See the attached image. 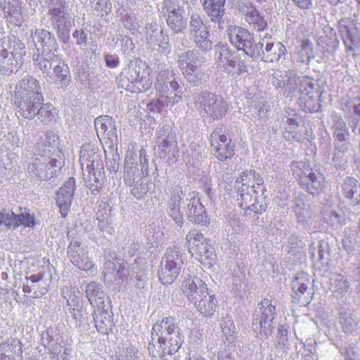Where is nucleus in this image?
Wrapping results in <instances>:
<instances>
[{
    "mask_svg": "<svg viewBox=\"0 0 360 360\" xmlns=\"http://www.w3.org/2000/svg\"><path fill=\"white\" fill-rule=\"evenodd\" d=\"M79 160L84 181L92 191L101 188V181L103 176V165L99 150L95 146L87 143L82 146Z\"/></svg>",
    "mask_w": 360,
    "mask_h": 360,
    "instance_id": "obj_1",
    "label": "nucleus"
},
{
    "mask_svg": "<svg viewBox=\"0 0 360 360\" xmlns=\"http://www.w3.org/2000/svg\"><path fill=\"white\" fill-rule=\"evenodd\" d=\"M26 48L24 43L14 36L0 39V72L11 75L18 71L24 63Z\"/></svg>",
    "mask_w": 360,
    "mask_h": 360,
    "instance_id": "obj_2",
    "label": "nucleus"
},
{
    "mask_svg": "<svg viewBox=\"0 0 360 360\" xmlns=\"http://www.w3.org/2000/svg\"><path fill=\"white\" fill-rule=\"evenodd\" d=\"M150 68L141 60L131 61L122 72L118 80L122 88L132 93L146 91L151 87Z\"/></svg>",
    "mask_w": 360,
    "mask_h": 360,
    "instance_id": "obj_3",
    "label": "nucleus"
},
{
    "mask_svg": "<svg viewBox=\"0 0 360 360\" xmlns=\"http://www.w3.org/2000/svg\"><path fill=\"white\" fill-rule=\"evenodd\" d=\"M155 89L160 105L174 106L183 98L182 88L176 80L173 70L158 65Z\"/></svg>",
    "mask_w": 360,
    "mask_h": 360,
    "instance_id": "obj_4",
    "label": "nucleus"
},
{
    "mask_svg": "<svg viewBox=\"0 0 360 360\" xmlns=\"http://www.w3.org/2000/svg\"><path fill=\"white\" fill-rule=\"evenodd\" d=\"M288 95H300V101L304 104L305 110L314 112L319 110V103L317 100L318 93L315 91L312 79L307 76L297 77L290 73L284 84Z\"/></svg>",
    "mask_w": 360,
    "mask_h": 360,
    "instance_id": "obj_5",
    "label": "nucleus"
},
{
    "mask_svg": "<svg viewBox=\"0 0 360 360\" xmlns=\"http://www.w3.org/2000/svg\"><path fill=\"white\" fill-rule=\"evenodd\" d=\"M50 265L45 258L33 261L28 266L26 281L22 286L25 293L33 292V297H40L48 292L51 275L46 277L45 274L49 270Z\"/></svg>",
    "mask_w": 360,
    "mask_h": 360,
    "instance_id": "obj_6",
    "label": "nucleus"
},
{
    "mask_svg": "<svg viewBox=\"0 0 360 360\" xmlns=\"http://www.w3.org/2000/svg\"><path fill=\"white\" fill-rule=\"evenodd\" d=\"M53 51L51 56H46L41 53L34 59L35 65L44 74L48 82L59 83L62 86H67L70 82L69 68L67 65L61 62V58Z\"/></svg>",
    "mask_w": 360,
    "mask_h": 360,
    "instance_id": "obj_7",
    "label": "nucleus"
},
{
    "mask_svg": "<svg viewBox=\"0 0 360 360\" xmlns=\"http://www.w3.org/2000/svg\"><path fill=\"white\" fill-rule=\"evenodd\" d=\"M70 15L65 0H48V12L44 18L57 32L58 37L66 42L69 36Z\"/></svg>",
    "mask_w": 360,
    "mask_h": 360,
    "instance_id": "obj_8",
    "label": "nucleus"
},
{
    "mask_svg": "<svg viewBox=\"0 0 360 360\" xmlns=\"http://www.w3.org/2000/svg\"><path fill=\"white\" fill-rule=\"evenodd\" d=\"M189 252L205 267L211 269L216 263L217 255L214 248L201 233L195 230L188 232L186 237Z\"/></svg>",
    "mask_w": 360,
    "mask_h": 360,
    "instance_id": "obj_9",
    "label": "nucleus"
},
{
    "mask_svg": "<svg viewBox=\"0 0 360 360\" xmlns=\"http://www.w3.org/2000/svg\"><path fill=\"white\" fill-rule=\"evenodd\" d=\"M195 107L200 116L209 122L221 118L227 110V103L218 95L204 92L195 98Z\"/></svg>",
    "mask_w": 360,
    "mask_h": 360,
    "instance_id": "obj_10",
    "label": "nucleus"
},
{
    "mask_svg": "<svg viewBox=\"0 0 360 360\" xmlns=\"http://www.w3.org/2000/svg\"><path fill=\"white\" fill-rule=\"evenodd\" d=\"M275 307L268 299L263 300L256 308L252 318V329L260 340H266L272 332Z\"/></svg>",
    "mask_w": 360,
    "mask_h": 360,
    "instance_id": "obj_11",
    "label": "nucleus"
},
{
    "mask_svg": "<svg viewBox=\"0 0 360 360\" xmlns=\"http://www.w3.org/2000/svg\"><path fill=\"white\" fill-rule=\"evenodd\" d=\"M158 153L169 165L175 164L179 158V148L175 134L169 125H163L157 137Z\"/></svg>",
    "mask_w": 360,
    "mask_h": 360,
    "instance_id": "obj_12",
    "label": "nucleus"
},
{
    "mask_svg": "<svg viewBox=\"0 0 360 360\" xmlns=\"http://www.w3.org/2000/svg\"><path fill=\"white\" fill-rule=\"evenodd\" d=\"M182 264L180 252L176 248H168L158 270L160 282L164 285L173 283L179 275Z\"/></svg>",
    "mask_w": 360,
    "mask_h": 360,
    "instance_id": "obj_13",
    "label": "nucleus"
},
{
    "mask_svg": "<svg viewBox=\"0 0 360 360\" xmlns=\"http://www.w3.org/2000/svg\"><path fill=\"white\" fill-rule=\"evenodd\" d=\"M255 190V185L237 188V202L246 216L251 215L252 212L262 213L266 210L264 193H257Z\"/></svg>",
    "mask_w": 360,
    "mask_h": 360,
    "instance_id": "obj_14",
    "label": "nucleus"
},
{
    "mask_svg": "<svg viewBox=\"0 0 360 360\" xmlns=\"http://www.w3.org/2000/svg\"><path fill=\"white\" fill-rule=\"evenodd\" d=\"M285 51L286 49L282 43L275 41L271 35L265 34L256 44L252 58H261L266 63H273L278 61Z\"/></svg>",
    "mask_w": 360,
    "mask_h": 360,
    "instance_id": "obj_15",
    "label": "nucleus"
},
{
    "mask_svg": "<svg viewBox=\"0 0 360 360\" xmlns=\"http://www.w3.org/2000/svg\"><path fill=\"white\" fill-rule=\"evenodd\" d=\"M356 20L352 18H342L338 21L340 37L346 47V51L355 56L356 51L360 47V34Z\"/></svg>",
    "mask_w": 360,
    "mask_h": 360,
    "instance_id": "obj_16",
    "label": "nucleus"
},
{
    "mask_svg": "<svg viewBox=\"0 0 360 360\" xmlns=\"http://www.w3.org/2000/svg\"><path fill=\"white\" fill-rule=\"evenodd\" d=\"M179 67L188 82L193 85L199 84L204 78L201 62L193 51H187L179 57Z\"/></svg>",
    "mask_w": 360,
    "mask_h": 360,
    "instance_id": "obj_17",
    "label": "nucleus"
},
{
    "mask_svg": "<svg viewBox=\"0 0 360 360\" xmlns=\"http://www.w3.org/2000/svg\"><path fill=\"white\" fill-rule=\"evenodd\" d=\"M63 166L62 158L41 155L37 157L29 167L30 173L41 180H47L53 177L58 169Z\"/></svg>",
    "mask_w": 360,
    "mask_h": 360,
    "instance_id": "obj_18",
    "label": "nucleus"
},
{
    "mask_svg": "<svg viewBox=\"0 0 360 360\" xmlns=\"http://www.w3.org/2000/svg\"><path fill=\"white\" fill-rule=\"evenodd\" d=\"M189 34L201 51L207 52L212 49V43L209 39L207 27L197 13H193L191 16Z\"/></svg>",
    "mask_w": 360,
    "mask_h": 360,
    "instance_id": "obj_19",
    "label": "nucleus"
},
{
    "mask_svg": "<svg viewBox=\"0 0 360 360\" xmlns=\"http://www.w3.org/2000/svg\"><path fill=\"white\" fill-rule=\"evenodd\" d=\"M162 11L167 25L174 33H179L187 25V19L183 15L184 11L178 6L175 0H165Z\"/></svg>",
    "mask_w": 360,
    "mask_h": 360,
    "instance_id": "obj_20",
    "label": "nucleus"
},
{
    "mask_svg": "<svg viewBox=\"0 0 360 360\" xmlns=\"http://www.w3.org/2000/svg\"><path fill=\"white\" fill-rule=\"evenodd\" d=\"M67 253L70 262L80 270L87 271L94 266L89 255L87 247L82 246L78 240H72L70 243Z\"/></svg>",
    "mask_w": 360,
    "mask_h": 360,
    "instance_id": "obj_21",
    "label": "nucleus"
},
{
    "mask_svg": "<svg viewBox=\"0 0 360 360\" xmlns=\"http://www.w3.org/2000/svg\"><path fill=\"white\" fill-rule=\"evenodd\" d=\"M97 136L101 141H104L110 148L117 143V134L115 120L107 115L100 116L94 120Z\"/></svg>",
    "mask_w": 360,
    "mask_h": 360,
    "instance_id": "obj_22",
    "label": "nucleus"
},
{
    "mask_svg": "<svg viewBox=\"0 0 360 360\" xmlns=\"http://www.w3.org/2000/svg\"><path fill=\"white\" fill-rule=\"evenodd\" d=\"M228 34L230 42L238 50H243L252 57L256 44L254 43V38L250 32L239 27H233L229 29Z\"/></svg>",
    "mask_w": 360,
    "mask_h": 360,
    "instance_id": "obj_23",
    "label": "nucleus"
},
{
    "mask_svg": "<svg viewBox=\"0 0 360 360\" xmlns=\"http://www.w3.org/2000/svg\"><path fill=\"white\" fill-rule=\"evenodd\" d=\"M309 283V275L304 272L297 274L291 283L292 297L301 305L305 306L311 300Z\"/></svg>",
    "mask_w": 360,
    "mask_h": 360,
    "instance_id": "obj_24",
    "label": "nucleus"
},
{
    "mask_svg": "<svg viewBox=\"0 0 360 360\" xmlns=\"http://www.w3.org/2000/svg\"><path fill=\"white\" fill-rule=\"evenodd\" d=\"M210 142L216 157L221 161L230 159L234 155V145L223 134L221 130H215L210 135Z\"/></svg>",
    "mask_w": 360,
    "mask_h": 360,
    "instance_id": "obj_25",
    "label": "nucleus"
},
{
    "mask_svg": "<svg viewBox=\"0 0 360 360\" xmlns=\"http://www.w3.org/2000/svg\"><path fill=\"white\" fill-rule=\"evenodd\" d=\"M181 290L191 302H195L208 292L207 284L195 276L188 275L182 282Z\"/></svg>",
    "mask_w": 360,
    "mask_h": 360,
    "instance_id": "obj_26",
    "label": "nucleus"
},
{
    "mask_svg": "<svg viewBox=\"0 0 360 360\" xmlns=\"http://www.w3.org/2000/svg\"><path fill=\"white\" fill-rule=\"evenodd\" d=\"M31 37L37 51L41 50L44 55L49 57L53 54V51H57L56 40L49 31L37 29L32 32Z\"/></svg>",
    "mask_w": 360,
    "mask_h": 360,
    "instance_id": "obj_27",
    "label": "nucleus"
},
{
    "mask_svg": "<svg viewBox=\"0 0 360 360\" xmlns=\"http://www.w3.org/2000/svg\"><path fill=\"white\" fill-rule=\"evenodd\" d=\"M58 136L53 131H48L42 135L36 144V152L39 156H56L60 157V152L58 150Z\"/></svg>",
    "mask_w": 360,
    "mask_h": 360,
    "instance_id": "obj_28",
    "label": "nucleus"
},
{
    "mask_svg": "<svg viewBox=\"0 0 360 360\" xmlns=\"http://www.w3.org/2000/svg\"><path fill=\"white\" fill-rule=\"evenodd\" d=\"M75 189V180L70 177L59 189L56 194V203L60 213L65 217L72 204V199Z\"/></svg>",
    "mask_w": 360,
    "mask_h": 360,
    "instance_id": "obj_29",
    "label": "nucleus"
},
{
    "mask_svg": "<svg viewBox=\"0 0 360 360\" xmlns=\"http://www.w3.org/2000/svg\"><path fill=\"white\" fill-rule=\"evenodd\" d=\"M13 100L19 114L26 119L32 120L37 115V112L43 102V96L39 95Z\"/></svg>",
    "mask_w": 360,
    "mask_h": 360,
    "instance_id": "obj_30",
    "label": "nucleus"
},
{
    "mask_svg": "<svg viewBox=\"0 0 360 360\" xmlns=\"http://www.w3.org/2000/svg\"><path fill=\"white\" fill-rule=\"evenodd\" d=\"M42 95L39 82L31 76H25L15 86L13 99Z\"/></svg>",
    "mask_w": 360,
    "mask_h": 360,
    "instance_id": "obj_31",
    "label": "nucleus"
},
{
    "mask_svg": "<svg viewBox=\"0 0 360 360\" xmlns=\"http://www.w3.org/2000/svg\"><path fill=\"white\" fill-rule=\"evenodd\" d=\"M215 64L217 68L227 73H233L236 61L234 53L226 46H218L215 51Z\"/></svg>",
    "mask_w": 360,
    "mask_h": 360,
    "instance_id": "obj_32",
    "label": "nucleus"
},
{
    "mask_svg": "<svg viewBox=\"0 0 360 360\" xmlns=\"http://www.w3.org/2000/svg\"><path fill=\"white\" fill-rule=\"evenodd\" d=\"M146 40L148 44L154 49L162 53L168 54L171 51L169 39L167 34L162 30L147 29Z\"/></svg>",
    "mask_w": 360,
    "mask_h": 360,
    "instance_id": "obj_33",
    "label": "nucleus"
},
{
    "mask_svg": "<svg viewBox=\"0 0 360 360\" xmlns=\"http://www.w3.org/2000/svg\"><path fill=\"white\" fill-rule=\"evenodd\" d=\"M186 214L189 221L202 225L208 223V218L203 205L200 199L191 198L186 205Z\"/></svg>",
    "mask_w": 360,
    "mask_h": 360,
    "instance_id": "obj_34",
    "label": "nucleus"
},
{
    "mask_svg": "<svg viewBox=\"0 0 360 360\" xmlns=\"http://www.w3.org/2000/svg\"><path fill=\"white\" fill-rule=\"evenodd\" d=\"M263 179L255 170L250 169L243 172L236 181V187H251L255 185L257 193H264L265 188L263 186Z\"/></svg>",
    "mask_w": 360,
    "mask_h": 360,
    "instance_id": "obj_35",
    "label": "nucleus"
},
{
    "mask_svg": "<svg viewBox=\"0 0 360 360\" xmlns=\"http://www.w3.org/2000/svg\"><path fill=\"white\" fill-rule=\"evenodd\" d=\"M293 211L297 217V222L300 224L306 226L311 222L312 212L305 195L299 194L295 198Z\"/></svg>",
    "mask_w": 360,
    "mask_h": 360,
    "instance_id": "obj_36",
    "label": "nucleus"
},
{
    "mask_svg": "<svg viewBox=\"0 0 360 360\" xmlns=\"http://www.w3.org/2000/svg\"><path fill=\"white\" fill-rule=\"evenodd\" d=\"M176 329L174 321L172 317H165L161 322H156L152 329V340L157 339L160 345H165V338Z\"/></svg>",
    "mask_w": 360,
    "mask_h": 360,
    "instance_id": "obj_37",
    "label": "nucleus"
},
{
    "mask_svg": "<svg viewBox=\"0 0 360 360\" xmlns=\"http://www.w3.org/2000/svg\"><path fill=\"white\" fill-rule=\"evenodd\" d=\"M225 0H203V7L205 13L211 20L218 22L219 28L223 29L221 24L224 22Z\"/></svg>",
    "mask_w": 360,
    "mask_h": 360,
    "instance_id": "obj_38",
    "label": "nucleus"
},
{
    "mask_svg": "<svg viewBox=\"0 0 360 360\" xmlns=\"http://www.w3.org/2000/svg\"><path fill=\"white\" fill-rule=\"evenodd\" d=\"M86 296L91 305L99 309L105 308V293L101 284L96 282H91L86 286Z\"/></svg>",
    "mask_w": 360,
    "mask_h": 360,
    "instance_id": "obj_39",
    "label": "nucleus"
},
{
    "mask_svg": "<svg viewBox=\"0 0 360 360\" xmlns=\"http://www.w3.org/2000/svg\"><path fill=\"white\" fill-rule=\"evenodd\" d=\"M94 322L97 330L102 334L108 335L114 326L112 315L107 309H97L94 311Z\"/></svg>",
    "mask_w": 360,
    "mask_h": 360,
    "instance_id": "obj_40",
    "label": "nucleus"
},
{
    "mask_svg": "<svg viewBox=\"0 0 360 360\" xmlns=\"http://www.w3.org/2000/svg\"><path fill=\"white\" fill-rule=\"evenodd\" d=\"M0 7L5 15L13 18L16 25L22 23V8L19 0H0Z\"/></svg>",
    "mask_w": 360,
    "mask_h": 360,
    "instance_id": "obj_41",
    "label": "nucleus"
},
{
    "mask_svg": "<svg viewBox=\"0 0 360 360\" xmlns=\"http://www.w3.org/2000/svg\"><path fill=\"white\" fill-rule=\"evenodd\" d=\"M198 311L202 315L211 316L215 312L217 308V300L213 295L209 292L201 297L198 301L193 303Z\"/></svg>",
    "mask_w": 360,
    "mask_h": 360,
    "instance_id": "obj_42",
    "label": "nucleus"
},
{
    "mask_svg": "<svg viewBox=\"0 0 360 360\" xmlns=\"http://www.w3.org/2000/svg\"><path fill=\"white\" fill-rule=\"evenodd\" d=\"M342 194L353 204L360 202V185L356 179L347 177L342 186Z\"/></svg>",
    "mask_w": 360,
    "mask_h": 360,
    "instance_id": "obj_43",
    "label": "nucleus"
},
{
    "mask_svg": "<svg viewBox=\"0 0 360 360\" xmlns=\"http://www.w3.org/2000/svg\"><path fill=\"white\" fill-rule=\"evenodd\" d=\"M301 186L311 195L319 194L324 186V176L319 172L314 171Z\"/></svg>",
    "mask_w": 360,
    "mask_h": 360,
    "instance_id": "obj_44",
    "label": "nucleus"
},
{
    "mask_svg": "<svg viewBox=\"0 0 360 360\" xmlns=\"http://www.w3.org/2000/svg\"><path fill=\"white\" fill-rule=\"evenodd\" d=\"M330 285L334 296L337 297L344 295L349 290L347 281L343 275L338 273H335L331 275Z\"/></svg>",
    "mask_w": 360,
    "mask_h": 360,
    "instance_id": "obj_45",
    "label": "nucleus"
},
{
    "mask_svg": "<svg viewBox=\"0 0 360 360\" xmlns=\"http://www.w3.org/2000/svg\"><path fill=\"white\" fill-rule=\"evenodd\" d=\"M245 20L253 30L257 32L263 31L267 26L266 21L263 16L256 8L252 7L248 9L245 15Z\"/></svg>",
    "mask_w": 360,
    "mask_h": 360,
    "instance_id": "obj_46",
    "label": "nucleus"
},
{
    "mask_svg": "<svg viewBox=\"0 0 360 360\" xmlns=\"http://www.w3.org/2000/svg\"><path fill=\"white\" fill-rule=\"evenodd\" d=\"M290 167L292 174L299 179L301 186L307 182L308 176L314 172L305 162H293Z\"/></svg>",
    "mask_w": 360,
    "mask_h": 360,
    "instance_id": "obj_47",
    "label": "nucleus"
},
{
    "mask_svg": "<svg viewBox=\"0 0 360 360\" xmlns=\"http://www.w3.org/2000/svg\"><path fill=\"white\" fill-rule=\"evenodd\" d=\"M37 115L41 122L48 124L56 122L58 112L57 110L53 105L50 103H45L41 105L37 112Z\"/></svg>",
    "mask_w": 360,
    "mask_h": 360,
    "instance_id": "obj_48",
    "label": "nucleus"
},
{
    "mask_svg": "<svg viewBox=\"0 0 360 360\" xmlns=\"http://www.w3.org/2000/svg\"><path fill=\"white\" fill-rule=\"evenodd\" d=\"M143 176H141L139 168L137 164L134 165L130 159L126 160L125 163V182L132 186L134 182H139Z\"/></svg>",
    "mask_w": 360,
    "mask_h": 360,
    "instance_id": "obj_49",
    "label": "nucleus"
},
{
    "mask_svg": "<svg viewBox=\"0 0 360 360\" xmlns=\"http://www.w3.org/2000/svg\"><path fill=\"white\" fill-rule=\"evenodd\" d=\"M21 342L19 340L11 338L0 345V352L8 354L10 356H21L22 354Z\"/></svg>",
    "mask_w": 360,
    "mask_h": 360,
    "instance_id": "obj_50",
    "label": "nucleus"
},
{
    "mask_svg": "<svg viewBox=\"0 0 360 360\" xmlns=\"http://www.w3.org/2000/svg\"><path fill=\"white\" fill-rule=\"evenodd\" d=\"M182 342L183 340L179 331L174 330V332L169 333L167 338H165V345H163L162 349H167V352L169 354L175 353L179 349Z\"/></svg>",
    "mask_w": 360,
    "mask_h": 360,
    "instance_id": "obj_51",
    "label": "nucleus"
},
{
    "mask_svg": "<svg viewBox=\"0 0 360 360\" xmlns=\"http://www.w3.org/2000/svg\"><path fill=\"white\" fill-rule=\"evenodd\" d=\"M340 323L343 331L347 334H352L357 329V321L354 316L349 312H341Z\"/></svg>",
    "mask_w": 360,
    "mask_h": 360,
    "instance_id": "obj_52",
    "label": "nucleus"
},
{
    "mask_svg": "<svg viewBox=\"0 0 360 360\" xmlns=\"http://www.w3.org/2000/svg\"><path fill=\"white\" fill-rule=\"evenodd\" d=\"M131 187V195L139 200L144 199L150 189L149 182L146 176H143L139 182H134Z\"/></svg>",
    "mask_w": 360,
    "mask_h": 360,
    "instance_id": "obj_53",
    "label": "nucleus"
},
{
    "mask_svg": "<svg viewBox=\"0 0 360 360\" xmlns=\"http://www.w3.org/2000/svg\"><path fill=\"white\" fill-rule=\"evenodd\" d=\"M141 24V19L134 11H130L125 14L123 19V25L132 33L137 32Z\"/></svg>",
    "mask_w": 360,
    "mask_h": 360,
    "instance_id": "obj_54",
    "label": "nucleus"
},
{
    "mask_svg": "<svg viewBox=\"0 0 360 360\" xmlns=\"http://www.w3.org/2000/svg\"><path fill=\"white\" fill-rule=\"evenodd\" d=\"M288 126L285 127V133L288 139L300 141L302 139V134L298 130V122L295 117L288 118L286 121Z\"/></svg>",
    "mask_w": 360,
    "mask_h": 360,
    "instance_id": "obj_55",
    "label": "nucleus"
},
{
    "mask_svg": "<svg viewBox=\"0 0 360 360\" xmlns=\"http://www.w3.org/2000/svg\"><path fill=\"white\" fill-rule=\"evenodd\" d=\"M17 214L5 209L0 212V225H4L6 229H15L18 227Z\"/></svg>",
    "mask_w": 360,
    "mask_h": 360,
    "instance_id": "obj_56",
    "label": "nucleus"
},
{
    "mask_svg": "<svg viewBox=\"0 0 360 360\" xmlns=\"http://www.w3.org/2000/svg\"><path fill=\"white\" fill-rule=\"evenodd\" d=\"M323 216L327 222L331 226L340 225L344 219L341 213L332 209L325 210Z\"/></svg>",
    "mask_w": 360,
    "mask_h": 360,
    "instance_id": "obj_57",
    "label": "nucleus"
},
{
    "mask_svg": "<svg viewBox=\"0 0 360 360\" xmlns=\"http://www.w3.org/2000/svg\"><path fill=\"white\" fill-rule=\"evenodd\" d=\"M97 219L98 220V226L99 229L108 235H112L114 232L112 219L108 215L105 216L103 214L98 215Z\"/></svg>",
    "mask_w": 360,
    "mask_h": 360,
    "instance_id": "obj_58",
    "label": "nucleus"
},
{
    "mask_svg": "<svg viewBox=\"0 0 360 360\" xmlns=\"http://www.w3.org/2000/svg\"><path fill=\"white\" fill-rule=\"evenodd\" d=\"M221 331L224 335L226 337L227 339L229 338H231L236 333V326L233 320H231L229 317H224L222 319V322L221 323Z\"/></svg>",
    "mask_w": 360,
    "mask_h": 360,
    "instance_id": "obj_59",
    "label": "nucleus"
},
{
    "mask_svg": "<svg viewBox=\"0 0 360 360\" xmlns=\"http://www.w3.org/2000/svg\"><path fill=\"white\" fill-rule=\"evenodd\" d=\"M169 214L175 223L179 227H181L184 224V218L183 214L180 210V207L169 205Z\"/></svg>",
    "mask_w": 360,
    "mask_h": 360,
    "instance_id": "obj_60",
    "label": "nucleus"
},
{
    "mask_svg": "<svg viewBox=\"0 0 360 360\" xmlns=\"http://www.w3.org/2000/svg\"><path fill=\"white\" fill-rule=\"evenodd\" d=\"M276 346L283 351H285L288 346V339L287 337V331L280 329L276 340Z\"/></svg>",
    "mask_w": 360,
    "mask_h": 360,
    "instance_id": "obj_61",
    "label": "nucleus"
},
{
    "mask_svg": "<svg viewBox=\"0 0 360 360\" xmlns=\"http://www.w3.org/2000/svg\"><path fill=\"white\" fill-rule=\"evenodd\" d=\"M182 195L183 191L181 190V188L176 187L174 189L171 198L169 201V205L180 207L182 201L184 200V198Z\"/></svg>",
    "mask_w": 360,
    "mask_h": 360,
    "instance_id": "obj_62",
    "label": "nucleus"
},
{
    "mask_svg": "<svg viewBox=\"0 0 360 360\" xmlns=\"http://www.w3.org/2000/svg\"><path fill=\"white\" fill-rule=\"evenodd\" d=\"M345 360H360L357 347L355 345H349L345 348Z\"/></svg>",
    "mask_w": 360,
    "mask_h": 360,
    "instance_id": "obj_63",
    "label": "nucleus"
},
{
    "mask_svg": "<svg viewBox=\"0 0 360 360\" xmlns=\"http://www.w3.org/2000/svg\"><path fill=\"white\" fill-rule=\"evenodd\" d=\"M18 226L23 225L25 226H33L34 225V217L30 214H17Z\"/></svg>",
    "mask_w": 360,
    "mask_h": 360,
    "instance_id": "obj_64",
    "label": "nucleus"
}]
</instances>
